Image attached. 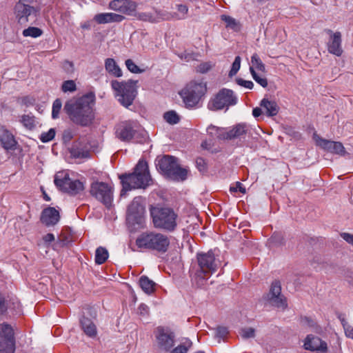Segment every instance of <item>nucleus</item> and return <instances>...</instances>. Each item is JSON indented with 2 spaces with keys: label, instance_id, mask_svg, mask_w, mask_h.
I'll list each match as a JSON object with an SVG mask.
<instances>
[{
  "label": "nucleus",
  "instance_id": "412c9836",
  "mask_svg": "<svg viewBox=\"0 0 353 353\" xmlns=\"http://www.w3.org/2000/svg\"><path fill=\"white\" fill-rule=\"evenodd\" d=\"M316 144L324 150L341 156L345 155L346 153L345 148L341 142L318 138L316 139Z\"/></svg>",
  "mask_w": 353,
  "mask_h": 353
},
{
  "label": "nucleus",
  "instance_id": "7ed1b4c3",
  "mask_svg": "<svg viewBox=\"0 0 353 353\" xmlns=\"http://www.w3.org/2000/svg\"><path fill=\"white\" fill-rule=\"evenodd\" d=\"M196 259L199 269L196 270L195 276L199 279L197 284L202 285L204 281L209 279L217 270L221 265V261L212 250L208 252L198 253Z\"/></svg>",
  "mask_w": 353,
  "mask_h": 353
},
{
  "label": "nucleus",
  "instance_id": "37998d69",
  "mask_svg": "<svg viewBox=\"0 0 353 353\" xmlns=\"http://www.w3.org/2000/svg\"><path fill=\"white\" fill-rule=\"evenodd\" d=\"M21 121L23 125L29 130H32L35 126L34 117L23 115Z\"/></svg>",
  "mask_w": 353,
  "mask_h": 353
},
{
  "label": "nucleus",
  "instance_id": "0e129e2a",
  "mask_svg": "<svg viewBox=\"0 0 353 353\" xmlns=\"http://www.w3.org/2000/svg\"><path fill=\"white\" fill-rule=\"evenodd\" d=\"M81 28L84 30H90L91 28V25L90 21H85L81 25Z\"/></svg>",
  "mask_w": 353,
  "mask_h": 353
},
{
  "label": "nucleus",
  "instance_id": "774afa93",
  "mask_svg": "<svg viewBox=\"0 0 353 353\" xmlns=\"http://www.w3.org/2000/svg\"><path fill=\"white\" fill-rule=\"evenodd\" d=\"M194 353H205V352H203V351H197V352H196Z\"/></svg>",
  "mask_w": 353,
  "mask_h": 353
},
{
  "label": "nucleus",
  "instance_id": "ea45409f",
  "mask_svg": "<svg viewBox=\"0 0 353 353\" xmlns=\"http://www.w3.org/2000/svg\"><path fill=\"white\" fill-rule=\"evenodd\" d=\"M62 107V102L60 99L54 101L52 110V117L54 119L59 118V113Z\"/></svg>",
  "mask_w": 353,
  "mask_h": 353
},
{
  "label": "nucleus",
  "instance_id": "ddd939ff",
  "mask_svg": "<svg viewBox=\"0 0 353 353\" xmlns=\"http://www.w3.org/2000/svg\"><path fill=\"white\" fill-rule=\"evenodd\" d=\"M248 126L245 123H239L234 125L230 130L226 131L224 128L210 125L207 131L209 134L216 136L221 139H234L241 138L247 134Z\"/></svg>",
  "mask_w": 353,
  "mask_h": 353
},
{
  "label": "nucleus",
  "instance_id": "473e14b6",
  "mask_svg": "<svg viewBox=\"0 0 353 353\" xmlns=\"http://www.w3.org/2000/svg\"><path fill=\"white\" fill-rule=\"evenodd\" d=\"M251 67H252L254 69L255 68L261 72L265 71V66L256 53H254L251 57Z\"/></svg>",
  "mask_w": 353,
  "mask_h": 353
},
{
  "label": "nucleus",
  "instance_id": "0eeeda50",
  "mask_svg": "<svg viewBox=\"0 0 353 353\" xmlns=\"http://www.w3.org/2000/svg\"><path fill=\"white\" fill-rule=\"evenodd\" d=\"M156 166L163 174L175 180L183 181L187 177L188 171L177 163V159L169 155L157 159Z\"/></svg>",
  "mask_w": 353,
  "mask_h": 353
},
{
  "label": "nucleus",
  "instance_id": "c85d7f7f",
  "mask_svg": "<svg viewBox=\"0 0 353 353\" xmlns=\"http://www.w3.org/2000/svg\"><path fill=\"white\" fill-rule=\"evenodd\" d=\"M139 285L144 292L151 294L154 292L156 283L146 276H141L139 279Z\"/></svg>",
  "mask_w": 353,
  "mask_h": 353
},
{
  "label": "nucleus",
  "instance_id": "f704fd0d",
  "mask_svg": "<svg viewBox=\"0 0 353 353\" xmlns=\"http://www.w3.org/2000/svg\"><path fill=\"white\" fill-rule=\"evenodd\" d=\"M23 36L28 37H30L32 38H37L43 34V31L37 27H29L23 30Z\"/></svg>",
  "mask_w": 353,
  "mask_h": 353
},
{
  "label": "nucleus",
  "instance_id": "58836bf2",
  "mask_svg": "<svg viewBox=\"0 0 353 353\" xmlns=\"http://www.w3.org/2000/svg\"><path fill=\"white\" fill-rule=\"evenodd\" d=\"M221 19L225 23L226 28H230L233 30L238 29V23L235 19L225 14L221 15Z\"/></svg>",
  "mask_w": 353,
  "mask_h": 353
},
{
  "label": "nucleus",
  "instance_id": "49530a36",
  "mask_svg": "<svg viewBox=\"0 0 353 353\" xmlns=\"http://www.w3.org/2000/svg\"><path fill=\"white\" fill-rule=\"evenodd\" d=\"M241 59L239 56L235 57L234 62L232 63L231 70L229 72V77H232L234 76L240 69Z\"/></svg>",
  "mask_w": 353,
  "mask_h": 353
},
{
  "label": "nucleus",
  "instance_id": "4be33fe9",
  "mask_svg": "<svg viewBox=\"0 0 353 353\" xmlns=\"http://www.w3.org/2000/svg\"><path fill=\"white\" fill-rule=\"evenodd\" d=\"M40 219L41 223L46 226H53L60 219L59 212L53 207H48L42 211Z\"/></svg>",
  "mask_w": 353,
  "mask_h": 353
},
{
  "label": "nucleus",
  "instance_id": "e433bc0d",
  "mask_svg": "<svg viewBox=\"0 0 353 353\" xmlns=\"http://www.w3.org/2000/svg\"><path fill=\"white\" fill-rule=\"evenodd\" d=\"M301 323L303 325L312 328L316 332H321V327L319 326L316 321L312 318L305 316L301 319Z\"/></svg>",
  "mask_w": 353,
  "mask_h": 353
},
{
  "label": "nucleus",
  "instance_id": "cd10ccee",
  "mask_svg": "<svg viewBox=\"0 0 353 353\" xmlns=\"http://www.w3.org/2000/svg\"><path fill=\"white\" fill-rule=\"evenodd\" d=\"M105 68L110 74L115 77H120L122 76L121 69L114 59L108 58L105 59Z\"/></svg>",
  "mask_w": 353,
  "mask_h": 353
},
{
  "label": "nucleus",
  "instance_id": "6e6d98bb",
  "mask_svg": "<svg viewBox=\"0 0 353 353\" xmlns=\"http://www.w3.org/2000/svg\"><path fill=\"white\" fill-rule=\"evenodd\" d=\"M345 336L353 339V327L347 323L343 324Z\"/></svg>",
  "mask_w": 353,
  "mask_h": 353
},
{
  "label": "nucleus",
  "instance_id": "4468645a",
  "mask_svg": "<svg viewBox=\"0 0 353 353\" xmlns=\"http://www.w3.org/2000/svg\"><path fill=\"white\" fill-rule=\"evenodd\" d=\"M144 201L141 196L135 197L127 211V221L130 224L141 225L145 213Z\"/></svg>",
  "mask_w": 353,
  "mask_h": 353
},
{
  "label": "nucleus",
  "instance_id": "9b49d317",
  "mask_svg": "<svg viewBox=\"0 0 353 353\" xmlns=\"http://www.w3.org/2000/svg\"><path fill=\"white\" fill-rule=\"evenodd\" d=\"M237 103V97L232 90L222 88L212 98L208 108L212 111L222 110L234 105Z\"/></svg>",
  "mask_w": 353,
  "mask_h": 353
},
{
  "label": "nucleus",
  "instance_id": "603ef678",
  "mask_svg": "<svg viewBox=\"0 0 353 353\" xmlns=\"http://www.w3.org/2000/svg\"><path fill=\"white\" fill-rule=\"evenodd\" d=\"M228 333L229 332L226 327L220 326L216 328V336L223 339L228 334Z\"/></svg>",
  "mask_w": 353,
  "mask_h": 353
},
{
  "label": "nucleus",
  "instance_id": "f03ea898",
  "mask_svg": "<svg viewBox=\"0 0 353 353\" xmlns=\"http://www.w3.org/2000/svg\"><path fill=\"white\" fill-rule=\"evenodd\" d=\"M63 110L71 121L83 126L90 124L93 119L92 108L86 97L68 101Z\"/></svg>",
  "mask_w": 353,
  "mask_h": 353
},
{
  "label": "nucleus",
  "instance_id": "c03bdc74",
  "mask_svg": "<svg viewBox=\"0 0 353 353\" xmlns=\"http://www.w3.org/2000/svg\"><path fill=\"white\" fill-rule=\"evenodd\" d=\"M241 336L244 339L255 337V330L252 327H243L239 332Z\"/></svg>",
  "mask_w": 353,
  "mask_h": 353
},
{
  "label": "nucleus",
  "instance_id": "a19ab883",
  "mask_svg": "<svg viewBox=\"0 0 353 353\" xmlns=\"http://www.w3.org/2000/svg\"><path fill=\"white\" fill-rule=\"evenodd\" d=\"M164 119L170 124H176L179 121V117L174 111H168L164 114Z\"/></svg>",
  "mask_w": 353,
  "mask_h": 353
},
{
  "label": "nucleus",
  "instance_id": "6e6552de",
  "mask_svg": "<svg viewBox=\"0 0 353 353\" xmlns=\"http://www.w3.org/2000/svg\"><path fill=\"white\" fill-rule=\"evenodd\" d=\"M114 134L117 139L125 143H137L141 137L139 125L133 120L118 123L114 127Z\"/></svg>",
  "mask_w": 353,
  "mask_h": 353
},
{
  "label": "nucleus",
  "instance_id": "a18cd8bd",
  "mask_svg": "<svg viewBox=\"0 0 353 353\" xmlns=\"http://www.w3.org/2000/svg\"><path fill=\"white\" fill-rule=\"evenodd\" d=\"M61 90L63 92H74L77 90L76 83L72 80L65 81L62 84Z\"/></svg>",
  "mask_w": 353,
  "mask_h": 353
},
{
  "label": "nucleus",
  "instance_id": "3c124183",
  "mask_svg": "<svg viewBox=\"0 0 353 353\" xmlns=\"http://www.w3.org/2000/svg\"><path fill=\"white\" fill-rule=\"evenodd\" d=\"M236 82L238 85L243 86L245 88L252 89L254 87V83L252 81L244 80L241 78H237L236 79Z\"/></svg>",
  "mask_w": 353,
  "mask_h": 353
},
{
  "label": "nucleus",
  "instance_id": "c9c22d12",
  "mask_svg": "<svg viewBox=\"0 0 353 353\" xmlns=\"http://www.w3.org/2000/svg\"><path fill=\"white\" fill-rule=\"evenodd\" d=\"M174 13L170 12L168 11H156L155 16L156 18L158 19V22L160 21H170V20H175V17H174Z\"/></svg>",
  "mask_w": 353,
  "mask_h": 353
},
{
  "label": "nucleus",
  "instance_id": "39448f33",
  "mask_svg": "<svg viewBox=\"0 0 353 353\" xmlns=\"http://www.w3.org/2000/svg\"><path fill=\"white\" fill-rule=\"evenodd\" d=\"M137 81L129 79L118 81L112 80L111 87L118 97L119 102L124 107L128 108L132 103L137 95Z\"/></svg>",
  "mask_w": 353,
  "mask_h": 353
},
{
  "label": "nucleus",
  "instance_id": "e2e57ef3",
  "mask_svg": "<svg viewBox=\"0 0 353 353\" xmlns=\"http://www.w3.org/2000/svg\"><path fill=\"white\" fill-rule=\"evenodd\" d=\"M6 309L4 299L0 295V314L3 313Z\"/></svg>",
  "mask_w": 353,
  "mask_h": 353
},
{
  "label": "nucleus",
  "instance_id": "a211bd4d",
  "mask_svg": "<svg viewBox=\"0 0 353 353\" xmlns=\"http://www.w3.org/2000/svg\"><path fill=\"white\" fill-rule=\"evenodd\" d=\"M268 301L276 307L285 308L287 307L286 299L281 294V285L279 281L275 280L272 283L270 292L268 294Z\"/></svg>",
  "mask_w": 353,
  "mask_h": 353
},
{
  "label": "nucleus",
  "instance_id": "20e7f679",
  "mask_svg": "<svg viewBox=\"0 0 353 353\" xmlns=\"http://www.w3.org/2000/svg\"><path fill=\"white\" fill-rule=\"evenodd\" d=\"M170 241L169 237L160 232H145L136 240V245L139 248L149 249L165 253L168 251Z\"/></svg>",
  "mask_w": 353,
  "mask_h": 353
},
{
  "label": "nucleus",
  "instance_id": "338daca9",
  "mask_svg": "<svg viewBox=\"0 0 353 353\" xmlns=\"http://www.w3.org/2000/svg\"><path fill=\"white\" fill-rule=\"evenodd\" d=\"M91 310H93V312H90V314H91L93 317H96V316H97V312H96L94 309H92V308H91Z\"/></svg>",
  "mask_w": 353,
  "mask_h": 353
},
{
  "label": "nucleus",
  "instance_id": "864d4df0",
  "mask_svg": "<svg viewBox=\"0 0 353 353\" xmlns=\"http://www.w3.org/2000/svg\"><path fill=\"white\" fill-rule=\"evenodd\" d=\"M271 241L276 245H281L283 244V237L280 234H274L271 237Z\"/></svg>",
  "mask_w": 353,
  "mask_h": 353
},
{
  "label": "nucleus",
  "instance_id": "1a4fd4ad",
  "mask_svg": "<svg viewBox=\"0 0 353 353\" xmlns=\"http://www.w3.org/2000/svg\"><path fill=\"white\" fill-rule=\"evenodd\" d=\"M207 91L206 83L196 81H190L182 90L181 95L185 105L190 108L196 105L201 98L205 95Z\"/></svg>",
  "mask_w": 353,
  "mask_h": 353
},
{
  "label": "nucleus",
  "instance_id": "13d9d810",
  "mask_svg": "<svg viewBox=\"0 0 353 353\" xmlns=\"http://www.w3.org/2000/svg\"><path fill=\"white\" fill-rule=\"evenodd\" d=\"M230 192H236L239 191L242 193H245V188L243 186L242 183L240 182H236V185L234 187H230Z\"/></svg>",
  "mask_w": 353,
  "mask_h": 353
},
{
  "label": "nucleus",
  "instance_id": "4c0bfd02",
  "mask_svg": "<svg viewBox=\"0 0 353 353\" xmlns=\"http://www.w3.org/2000/svg\"><path fill=\"white\" fill-rule=\"evenodd\" d=\"M137 17L141 21H148L150 23H158V19L156 18L155 13L140 12L138 13Z\"/></svg>",
  "mask_w": 353,
  "mask_h": 353
},
{
  "label": "nucleus",
  "instance_id": "9d476101",
  "mask_svg": "<svg viewBox=\"0 0 353 353\" xmlns=\"http://www.w3.org/2000/svg\"><path fill=\"white\" fill-rule=\"evenodd\" d=\"M54 182L55 185L61 191L74 196L82 192L85 187L80 180H72L68 172H58L55 176Z\"/></svg>",
  "mask_w": 353,
  "mask_h": 353
},
{
  "label": "nucleus",
  "instance_id": "8fccbe9b",
  "mask_svg": "<svg viewBox=\"0 0 353 353\" xmlns=\"http://www.w3.org/2000/svg\"><path fill=\"white\" fill-rule=\"evenodd\" d=\"M125 65L127 68L132 73H140L141 70L134 63L132 59H127L125 61Z\"/></svg>",
  "mask_w": 353,
  "mask_h": 353
},
{
  "label": "nucleus",
  "instance_id": "f3484780",
  "mask_svg": "<svg viewBox=\"0 0 353 353\" xmlns=\"http://www.w3.org/2000/svg\"><path fill=\"white\" fill-rule=\"evenodd\" d=\"M156 339L159 348L164 352L170 351L174 345V334L163 327L157 328Z\"/></svg>",
  "mask_w": 353,
  "mask_h": 353
},
{
  "label": "nucleus",
  "instance_id": "69168bd1",
  "mask_svg": "<svg viewBox=\"0 0 353 353\" xmlns=\"http://www.w3.org/2000/svg\"><path fill=\"white\" fill-rule=\"evenodd\" d=\"M43 199L47 201L50 200V197L45 192H43Z\"/></svg>",
  "mask_w": 353,
  "mask_h": 353
},
{
  "label": "nucleus",
  "instance_id": "f257e3e1",
  "mask_svg": "<svg viewBox=\"0 0 353 353\" xmlns=\"http://www.w3.org/2000/svg\"><path fill=\"white\" fill-rule=\"evenodd\" d=\"M122 183L121 195L132 189L143 188L152 184V179L149 172L148 163L140 160L131 174H125L119 176Z\"/></svg>",
  "mask_w": 353,
  "mask_h": 353
},
{
  "label": "nucleus",
  "instance_id": "680f3d73",
  "mask_svg": "<svg viewBox=\"0 0 353 353\" xmlns=\"http://www.w3.org/2000/svg\"><path fill=\"white\" fill-rule=\"evenodd\" d=\"M263 108L261 107V108H259V107H256V108H254L253 110H252V115L255 117V118H257L259 117V116H261L263 113Z\"/></svg>",
  "mask_w": 353,
  "mask_h": 353
},
{
  "label": "nucleus",
  "instance_id": "052dcab7",
  "mask_svg": "<svg viewBox=\"0 0 353 353\" xmlns=\"http://www.w3.org/2000/svg\"><path fill=\"white\" fill-rule=\"evenodd\" d=\"M43 240L45 243H49L54 241V236L53 234L48 233L43 236Z\"/></svg>",
  "mask_w": 353,
  "mask_h": 353
},
{
  "label": "nucleus",
  "instance_id": "5fc2aeb1",
  "mask_svg": "<svg viewBox=\"0 0 353 353\" xmlns=\"http://www.w3.org/2000/svg\"><path fill=\"white\" fill-rule=\"evenodd\" d=\"M196 165L200 172H204L206 170V163L203 158H197L196 160Z\"/></svg>",
  "mask_w": 353,
  "mask_h": 353
},
{
  "label": "nucleus",
  "instance_id": "79ce46f5",
  "mask_svg": "<svg viewBox=\"0 0 353 353\" xmlns=\"http://www.w3.org/2000/svg\"><path fill=\"white\" fill-rule=\"evenodd\" d=\"M250 73L254 79V81L258 83L259 85H261L263 88H266L268 86V80L265 77H259L255 69H254L252 67L250 68Z\"/></svg>",
  "mask_w": 353,
  "mask_h": 353
},
{
  "label": "nucleus",
  "instance_id": "5701e85b",
  "mask_svg": "<svg viewBox=\"0 0 353 353\" xmlns=\"http://www.w3.org/2000/svg\"><path fill=\"white\" fill-rule=\"evenodd\" d=\"M330 32L332 35L327 44V50L330 54L340 57L343 52L341 46V34L339 32L332 33L331 30Z\"/></svg>",
  "mask_w": 353,
  "mask_h": 353
},
{
  "label": "nucleus",
  "instance_id": "7c9ffc66",
  "mask_svg": "<svg viewBox=\"0 0 353 353\" xmlns=\"http://www.w3.org/2000/svg\"><path fill=\"white\" fill-rule=\"evenodd\" d=\"M192 346V342L189 339H185V341L181 343L177 346L174 347L170 353H188Z\"/></svg>",
  "mask_w": 353,
  "mask_h": 353
},
{
  "label": "nucleus",
  "instance_id": "f8f14e48",
  "mask_svg": "<svg viewBox=\"0 0 353 353\" xmlns=\"http://www.w3.org/2000/svg\"><path fill=\"white\" fill-rule=\"evenodd\" d=\"M90 194L106 207L110 208L113 201V188L102 181H94L90 185Z\"/></svg>",
  "mask_w": 353,
  "mask_h": 353
},
{
  "label": "nucleus",
  "instance_id": "4d7b16f0",
  "mask_svg": "<svg viewBox=\"0 0 353 353\" xmlns=\"http://www.w3.org/2000/svg\"><path fill=\"white\" fill-rule=\"evenodd\" d=\"M138 313L141 316H146L149 314V307L147 305L141 303L138 307Z\"/></svg>",
  "mask_w": 353,
  "mask_h": 353
},
{
  "label": "nucleus",
  "instance_id": "aec40b11",
  "mask_svg": "<svg viewBox=\"0 0 353 353\" xmlns=\"http://www.w3.org/2000/svg\"><path fill=\"white\" fill-rule=\"evenodd\" d=\"M109 8L125 14L132 15L136 10L137 3L131 0H113L110 2Z\"/></svg>",
  "mask_w": 353,
  "mask_h": 353
},
{
  "label": "nucleus",
  "instance_id": "dca6fc26",
  "mask_svg": "<svg viewBox=\"0 0 353 353\" xmlns=\"http://www.w3.org/2000/svg\"><path fill=\"white\" fill-rule=\"evenodd\" d=\"M15 339L12 327L6 323L0 324V353H14Z\"/></svg>",
  "mask_w": 353,
  "mask_h": 353
},
{
  "label": "nucleus",
  "instance_id": "a878e982",
  "mask_svg": "<svg viewBox=\"0 0 353 353\" xmlns=\"http://www.w3.org/2000/svg\"><path fill=\"white\" fill-rule=\"evenodd\" d=\"M260 106L263 108L266 116L272 117L276 116L280 110L277 103L274 100L263 98L260 102Z\"/></svg>",
  "mask_w": 353,
  "mask_h": 353
},
{
  "label": "nucleus",
  "instance_id": "bb28decb",
  "mask_svg": "<svg viewBox=\"0 0 353 353\" xmlns=\"http://www.w3.org/2000/svg\"><path fill=\"white\" fill-rule=\"evenodd\" d=\"M81 329L84 333L90 338H94L97 335V329L95 324L88 317L83 316L80 320Z\"/></svg>",
  "mask_w": 353,
  "mask_h": 353
},
{
  "label": "nucleus",
  "instance_id": "bf43d9fd",
  "mask_svg": "<svg viewBox=\"0 0 353 353\" xmlns=\"http://www.w3.org/2000/svg\"><path fill=\"white\" fill-rule=\"evenodd\" d=\"M341 236L345 241L353 245V234L349 233H343Z\"/></svg>",
  "mask_w": 353,
  "mask_h": 353
},
{
  "label": "nucleus",
  "instance_id": "423d86ee",
  "mask_svg": "<svg viewBox=\"0 0 353 353\" xmlns=\"http://www.w3.org/2000/svg\"><path fill=\"white\" fill-rule=\"evenodd\" d=\"M151 216L155 228L172 232L177 225V214L169 208H154L151 210Z\"/></svg>",
  "mask_w": 353,
  "mask_h": 353
},
{
  "label": "nucleus",
  "instance_id": "2f4dec72",
  "mask_svg": "<svg viewBox=\"0 0 353 353\" xmlns=\"http://www.w3.org/2000/svg\"><path fill=\"white\" fill-rule=\"evenodd\" d=\"M71 153L75 158H87L90 155L88 150L81 148L77 144L72 146Z\"/></svg>",
  "mask_w": 353,
  "mask_h": 353
},
{
  "label": "nucleus",
  "instance_id": "c756f323",
  "mask_svg": "<svg viewBox=\"0 0 353 353\" xmlns=\"http://www.w3.org/2000/svg\"><path fill=\"white\" fill-rule=\"evenodd\" d=\"M109 256L108 251L103 247H99L95 252V263L98 265L104 263Z\"/></svg>",
  "mask_w": 353,
  "mask_h": 353
},
{
  "label": "nucleus",
  "instance_id": "393cba45",
  "mask_svg": "<svg viewBox=\"0 0 353 353\" xmlns=\"http://www.w3.org/2000/svg\"><path fill=\"white\" fill-rule=\"evenodd\" d=\"M124 17L112 12L99 13L94 17V20L98 24H105L113 22H121L124 19Z\"/></svg>",
  "mask_w": 353,
  "mask_h": 353
},
{
  "label": "nucleus",
  "instance_id": "09e8293b",
  "mask_svg": "<svg viewBox=\"0 0 353 353\" xmlns=\"http://www.w3.org/2000/svg\"><path fill=\"white\" fill-rule=\"evenodd\" d=\"M213 66L214 65L210 61L203 62L197 65L196 72L205 74L210 71Z\"/></svg>",
  "mask_w": 353,
  "mask_h": 353
},
{
  "label": "nucleus",
  "instance_id": "72a5a7b5",
  "mask_svg": "<svg viewBox=\"0 0 353 353\" xmlns=\"http://www.w3.org/2000/svg\"><path fill=\"white\" fill-rule=\"evenodd\" d=\"M176 9L178 10V12H174V17H175V20H183L186 19L188 12V6L183 4H177Z\"/></svg>",
  "mask_w": 353,
  "mask_h": 353
},
{
  "label": "nucleus",
  "instance_id": "2eb2a0df",
  "mask_svg": "<svg viewBox=\"0 0 353 353\" xmlns=\"http://www.w3.org/2000/svg\"><path fill=\"white\" fill-rule=\"evenodd\" d=\"M26 0H19L14 6L16 19L21 25H26L31 20H35L39 10L28 3Z\"/></svg>",
  "mask_w": 353,
  "mask_h": 353
},
{
  "label": "nucleus",
  "instance_id": "de8ad7c7",
  "mask_svg": "<svg viewBox=\"0 0 353 353\" xmlns=\"http://www.w3.org/2000/svg\"><path fill=\"white\" fill-rule=\"evenodd\" d=\"M55 130L53 128L50 129L46 132H43L40 136V140L43 143H47L54 138Z\"/></svg>",
  "mask_w": 353,
  "mask_h": 353
},
{
  "label": "nucleus",
  "instance_id": "b1692460",
  "mask_svg": "<svg viewBox=\"0 0 353 353\" xmlns=\"http://www.w3.org/2000/svg\"><path fill=\"white\" fill-rule=\"evenodd\" d=\"M0 143L6 150H15L17 142L13 134L4 127H0Z\"/></svg>",
  "mask_w": 353,
  "mask_h": 353
},
{
  "label": "nucleus",
  "instance_id": "6ab92c4d",
  "mask_svg": "<svg viewBox=\"0 0 353 353\" xmlns=\"http://www.w3.org/2000/svg\"><path fill=\"white\" fill-rule=\"evenodd\" d=\"M303 346L305 350L319 353H326L327 350V343L322 341L319 336L312 334L306 336Z\"/></svg>",
  "mask_w": 353,
  "mask_h": 353
}]
</instances>
